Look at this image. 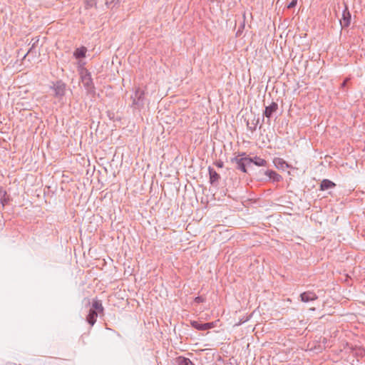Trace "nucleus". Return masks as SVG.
I'll return each mask as SVG.
<instances>
[{"label": "nucleus", "mask_w": 365, "mask_h": 365, "mask_svg": "<svg viewBox=\"0 0 365 365\" xmlns=\"http://www.w3.org/2000/svg\"><path fill=\"white\" fill-rule=\"evenodd\" d=\"M79 75L84 88L88 93H93L95 91V86L91 74L88 70H83Z\"/></svg>", "instance_id": "1"}, {"label": "nucleus", "mask_w": 365, "mask_h": 365, "mask_svg": "<svg viewBox=\"0 0 365 365\" xmlns=\"http://www.w3.org/2000/svg\"><path fill=\"white\" fill-rule=\"evenodd\" d=\"M132 99V107L135 109H140L144 106L145 101V91L137 88L135 91V93L131 96Z\"/></svg>", "instance_id": "2"}, {"label": "nucleus", "mask_w": 365, "mask_h": 365, "mask_svg": "<svg viewBox=\"0 0 365 365\" xmlns=\"http://www.w3.org/2000/svg\"><path fill=\"white\" fill-rule=\"evenodd\" d=\"M50 88L53 91V96L59 100L66 94V84L62 81L53 82Z\"/></svg>", "instance_id": "3"}, {"label": "nucleus", "mask_w": 365, "mask_h": 365, "mask_svg": "<svg viewBox=\"0 0 365 365\" xmlns=\"http://www.w3.org/2000/svg\"><path fill=\"white\" fill-rule=\"evenodd\" d=\"M230 162L237 165L236 169L240 170L243 173H247L246 166L250 165L248 163V157L239 158V156H236L231 158Z\"/></svg>", "instance_id": "4"}, {"label": "nucleus", "mask_w": 365, "mask_h": 365, "mask_svg": "<svg viewBox=\"0 0 365 365\" xmlns=\"http://www.w3.org/2000/svg\"><path fill=\"white\" fill-rule=\"evenodd\" d=\"M190 324L192 327L197 330H207L215 327V322H214L202 324L197 321H191Z\"/></svg>", "instance_id": "5"}, {"label": "nucleus", "mask_w": 365, "mask_h": 365, "mask_svg": "<svg viewBox=\"0 0 365 365\" xmlns=\"http://www.w3.org/2000/svg\"><path fill=\"white\" fill-rule=\"evenodd\" d=\"M299 297L303 302H309L318 299V296L314 291L304 292L300 294Z\"/></svg>", "instance_id": "6"}, {"label": "nucleus", "mask_w": 365, "mask_h": 365, "mask_svg": "<svg viewBox=\"0 0 365 365\" xmlns=\"http://www.w3.org/2000/svg\"><path fill=\"white\" fill-rule=\"evenodd\" d=\"M278 109V104L275 102H272L269 106L265 107L264 115L270 118L274 113Z\"/></svg>", "instance_id": "7"}, {"label": "nucleus", "mask_w": 365, "mask_h": 365, "mask_svg": "<svg viewBox=\"0 0 365 365\" xmlns=\"http://www.w3.org/2000/svg\"><path fill=\"white\" fill-rule=\"evenodd\" d=\"M91 309L96 310V312L100 314H103L104 307L102 304V302H101V300H100L97 298L93 299Z\"/></svg>", "instance_id": "8"}, {"label": "nucleus", "mask_w": 365, "mask_h": 365, "mask_svg": "<svg viewBox=\"0 0 365 365\" xmlns=\"http://www.w3.org/2000/svg\"><path fill=\"white\" fill-rule=\"evenodd\" d=\"M98 314V313L96 312V310L90 309L88 314L86 316V320L91 325V327H93L96 322Z\"/></svg>", "instance_id": "9"}, {"label": "nucleus", "mask_w": 365, "mask_h": 365, "mask_svg": "<svg viewBox=\"0 0 365 365\" xmlns=\"http://www.w3.org/2000/svg\"><path fill=\"white\" fill-rule=\"evenodd\" d=\"M350 23H351V14L349 11L347 7H346L342 14V19L341 20V24L344 27H347L349 26Z\"/></svg>", "instance_id": "10"}, {"label": "nucleus", "mask_w": 365, "mask_h": 365, "mask_svg": "<svg viewBox=\"0 0 365 365\" xmlns=\"http://www.w3.org/2000/svg\"><path fill=\"white\" fill-rule=\"evenodd\" d=\"M248 163L250 165L251 163H254L257 166L265 167L267 166V162L261 158L260 157L255 156V158H249L248 157Z\"/></svg>", "instance_id": "11"}, {"label": "nucleus", "mask_w": 365, "mask_h": 365, "mask_svg": "<svg viewBox=\"0 0 365 365\" xmlns=\"http://www.w3.org/2000/svg\"><path fill=\"white\" fill-rule=\"evenodd\" d=\"M209 175H210V182L212 185H214L220 178V175L214 170V168L209 167L208 168Z\"/></svg>", "instance_id": "12"}, {"label": "nucleus", "mask_w": 365, "mask_h": 365, "mask_svg": "<svg viewBox=\"0 0 365 365\" xmlns=\"http://www.w3.org/2000/svg\"><path fill=\"white\" fill-rule=\"evenodd\" d=\"M175 365H195L192 361L184 356H178L175 359Z\"/></svg>", "instance_id": "13"}, {"label": "nucleus", "mask_w": 365, "mask_h": 365, "mask_svg": "<svg viewBox=\"0 0 365 365\" xmlns=\"http://www.w3.org/2000/svg\"><path fill=\"white\" fill-rule=\"evenodd\" d=\"M336 186V184L332 181L325 179L323 180L320 185V190H326L330 188H333Z\"/></svg>", "instance_id": "14"}, {"label": "nucleus", "mask_w": 365, "mask_h": 365, "mask_svg": "<svg viewBox=\"0 0 365 365\" xmlns=\"http://www.w3.org/2000/svg\"><path fill=\"white\" fill-rule=\"evenodd\" d=\"M265 174L274 182H279L282 180V176L274 170H268Z\"/></svg>", "instance_id": "15"}, {"label": "nucleus", "mask_w": 365, "mask_h": 365, "mask_svg": "<svg viewBox=\"0 0 365 365\" xmlns=\"http://www.w3.org/2000/svg\"><path fill=\"white\" fill-rule=\"evenodd\" d=\"M86 47H79L76 48L73 55L76 58L79 59L86 56Z\"/></svg>", "instance_id": "16"}, {"label": "nucleus", "mask_w": 365, "mask_h": 365, "mask_svg": "<svg viewBox=\"0 0 365 365\" xmlns=\"http://www.w3.org/2000/svg\"><path fill=\"white\" fill-rule=\"evenodd\" d=\"M86 9L93 7L96 5V0H84Z\"/></svg>", "instance_id": "17"}, {"label": "nucleus", "mask_w": 365, "mask_h": 365, "mask_svg": "<svg viewBox=\"0 0 365 365\" xmlns=\"http://www.w3.org/2000/svg\"><path fill=\"white\" fill-rule=\"evenodd\" d=\"M85 65H86V62L83 61L82 60H79V61L78 63V71L79 74L81 73V72L83 70H87L85 68Z\"/></svg>", "instance_id": "18"}, {"label": "nucleus", "mask_w": 365, "mask_h": 365, "mask_svg": "<svg viewBox=\"0 0 365 365\" xmlns=\"http://www.w3.org/2000/svg\"><path fill=\"white\" fill-rule=\"evenodd\" d=\"M258 121H259V120H257L256 123L252 121V123H250L249 122H247V127H248L249 130H250L251 131L255 130Z\"/></svg>", "instance_id": "19"}, {"label": "nucleus", "mask_w": 365, "mask_h": 365, "mask_svg": "<svg viewBox=\"0 0 365 365\" xmlns=\"http://www.w3.org/2000/svg\"><path fill=\"white\" fill-rule=\"evenodd\" d=\"M6 193L4 192V196L1 197L0 201L3 206H4L6 204L9 202V198L6 197Z\"/></svg>", "instance_id": "20"}, {"label": "nucleus", "mask_w": 365, "mask_h": 365, "mask_svg": "<svg viewBox=\"0 0 365 365\" xmlns=\"http://www.w3.org/2000/svg\"><path fill=\"white\" fill-rule=\"evenodd\" d=\"M194 302L197 304L202 303L205 302V298L201 296L196 297L194 299Z\"/></svg>", "instance_id": "21"}, {"label": "nucleus", "mask_w": 365, "mask_h": 365, "mask_svg": "<svg viewBox=\"0 0 365 365\" xmlns=\"http://www.w3.org/2000/svg\"><path fill=\"white\" fill-rule=\"evenodd\" d=\"M297 4V0H292L287 6L288 9L294 7Z\"/></svg>", "instance_id": "22"}, {"label": "nucleus", "mask_w": 365, "mask_h": 365, "mask_svg": "<svg viewBox=\"0 0 365 365\" xmlns=\"http://www.w3.org/2000/svg\"><path fill=\"white\" fill-rule=\"evenodd\" d=\"M215 165L217 168H223V166H224V163H223L222 161H221V160H219V161L215 162Z\"/></svg>", "instance_id": "23"}, {"label": "nucleus", "mask_w": 365, "mask_h": 365, "mask_svg": "<svg viewBox=\"0 0 365 365\" xmlns=\"http://www.w3.org/2000/svg\"><path fill=\"white\" fill-rule=\"evenodd\" d=\"M277 161L279 162V164L282 167H283V166H284V165H286V167H288L287 163L284 160H283L282 159H281V158H278V159H277Z\"/></svg>", "instance_id": "24"}, {"label": "nucleus", "mask_w": 365, "mask_h": 365, "mask_svg": "<svg viewBox=\"0 0 365 365\" xmlns=\"http://www.w3.org/2000/svg\"><path fill=\"white\" fill-rule=\"evenodd\" d=\"M349 81V78H346L341 85V88H344L346 86L347 82Z\"/></svg>", "instance_id": "25"}, {"label": "nucleus", "mask_w": 365, "mask_h": 365, "mask_svg": "<svg viewBox=\"0 0 365 365\" xmlns=\"http://www.w3.org/2000/svg\"><path fill=\"white\" fill-rule=\"evenodd\" d=\"M237 156H239V158L247 157L245 153H239Z\"/></svg>", "instance_id": "26"}, {"label": "nucleus", "mask_w": 365, "mask_h": 365, "mask_svg": "<svg viewBox=\"0 0 365 365\" xmlns=\"http://www.w3.org/2000/svg\"><path fill=\"white\" fill-rule=\"evenodd\" d=\"M34 47H31V48L29 50L27 51L26 53V54H24V58H26V56L31 52V49L34 48Z\"/></svg>", "instance_id": "27"}, {"label": "nucleus", "mask_w": 365, "mask_h": 365, "mask_svg": "<svg viewBox=\"0 0 365 365\" xmlns=\"http://www.w3.org/2000/svg\"><path fill=\"white\" fill-rule=\"evenodd\" d=\"M357 354L361 355V356H363L364 354V351L363 349H359V353H357Z\"/></svg>", "instance_id": "28"}, {"label": "nucleus", "mask_w": 365, "mask_h": 365, "mask_svg": "<svg viewBox=\"0 0 365 365\" xmlns=\"http://www.w3.org/2000/svg\"><path fill=\"white\" fill-rule=\"evenodd\" d=\"M39 41V39L38 38L35 42L32 43V46H35L36 43H38Z\"/></svg>", "instance_id": "29"}, {"label": "nucleus", "mask_w": 365, "mask_h": 365, "mask_svg": "<svg viewBox=\"0 0 365 365\" xmlns=\"http://www.w3.org/2000/svg\"><path fill=\"white\" fill-rule=\"evenodd\" d=\"M21 49L20 51H18V55L20 56L21 54V55H24V53L21 52Z\"/></svg>", "instance_id": "30"}, {"label": "nucleus", "mask_w": 365, "mask_h": 365, "mask_svg": "<svg viewBox=\"0 0 365 365\" xmlns=\"http://www.w3.org/2000/svg\"><path fill=\"white\" fill-rule=\"evenodd\" d=\"M21 49L20 51H18V55L20 56L21 54V55H24V53L21 52Z\"/></svg>", "instance_id": "31"}, {"label": "nucleus", "mask_w": 365, "mask_h": 365, "mask_svg": "<svg viewBox=\"0 0 365 365\" xmlns=\"http://www.w3.org/2000/svg\"><path fill=\"white\" fill-rule=\"evenodd\" d=\"M21 49L20 51H18V55L20 56L21 54V55H24V53L21 52Z\"/></svg>", "instance_id": "32"}, {"label": "nucleus", "mask_w": 365, "mask_h": 365, "mask_svg": "<svg viewBox=\"0 0 365 365\" xmlns=\"http://www.w3.org/2000/svg\"><path fill=\"white\" fill-rule=\"evenodd\" d=\"M279 50L282 51V46H280L279 47Z\"/></svg>", "instance_id": "33"}, {"label": "nucleus", "mask_w": 365, "mask_h": 365, "mask_svg": "<svg viewBox=\"0 0 365 365\" xmlns=\"http://www.w3.org/2000/svg\"><path fill=\"white\" fill-rule=\"evenodd\" d=\"M362 51L365 52V48H362Z\"/></svg>", "instance_id": "34"}]
</instances>
